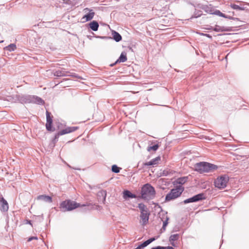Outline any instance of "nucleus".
<instances>
[{
	"instance_id": "obj_1",
	"label": "nucleus",
	"mask_w": 249,
	"mask_h": 249,
	"mask_svg": "<svg viewBox=\"0 0 249 249\" xmlns=\"http://www.w3.org/2000/svg\"><path fill=\"white\" fill-rule=\"evenodd\" d=\"M195 167V170L201 174L213 172L218 169L217 165L206 162L196 163Z\"/></svg>"
},
{
	"instance_id": "obj_2",
	"label": "nucleus",
	"mask_w": 249,
	"mask_h": 249,
	"mask_svg": "<svg viewBox=\"0 0 249 249\" xmlns=\"http://www.w3.org/2000/svg\"><path fill=\"white\" fill-rule=\"evenodd\" d=\"M89 205V204L88 203L81 205L79 203H77L76 201L68 199L61 202L60 208L63 209L64 211H70L77 208Z\"/></svg>"
},
{
	"instance_id": "obj_3",
	"label": "nucleus",
	"mask_w": 249,
	"mask_h": 249,
	"mask_svg": "<svg viewBox=\"0 0 249 249\" xmlns=\"http://www.w3.org/2000/svg\"><path fill=\"white\" fill-rule=\"evenodd\" d=\"M155 190L150 184L144 185L141 190L142 197L144 199L149 200L153 198L155 196Z\"/></svg>"
},
{
	"instance_id": "obj_4",
	"label": "nucleus",
	"mask_w": 249,
	"mask_h": 249,
	"mask_svg": "<svg viewBox=\"0 0 249 249\" xmlns=\"http://www.w3.org/2000/svg\"><path fill=\"white\" fill-rule=\"evenodd\" d=\"M138 208L140 211V223L142 225H145L148 222L150 214L149 210L143 203L139 204Z\"/></svg>"
},
{
	"instance_id": "obj_5",
	"label": "nucleus",
	"mask_w": 249,
	"mask_h": 249,
	"mask_svg": "<svg viewBox=\"0 0 249 249\" xmlns=\"http://www.w3.org/2000/svg\"><path fill=\"white\" fill-rule=\"evenodd\" d=\"M184 188L181 186L172 189L170 192L166 195L165 197L166 201H169L178 197L180 196Z\"/></svg>"
},
{
	"instance_id": "obj_6",
	"label": "nucleus",
	"mask_w": 249,
	"mask_h": 249,
	"mask_svg": "<svg viewBox=\"0 0 249 249\" xmlns=\"http://www.w3.org/2000/svg\"><path fill=\"white\" fill-rule=\"evenodd\" d=\"M229 178L227 176L218 177L214 180V186L217 188L223 189L226 187Z\"/></svg>"
},
{
	"instance_id": "obj_7",
	"label": "nucleus",
	"mask_w": 249,
	"mask_h": 249,
	"mask_svg": "<svg viewBox=\"0 0 249 249\" xmlns=\"http://www.w3.org/2000/svg\"><path fill=\"white\" fill-rule=\"evenodd\" d=\"M78 128L79 127L78 126L67 127L56 134L54 138L55 139H58L60 136L73 132L77 130Z\"/></svg>"
},
{
	"instance_id": "obj_8",
	"label": "nucleus",
	"mask_w": 249,
	"mask_h": 249,
	"mask_svg": "<svg viewBox=\"0 0 249 249\" xmlns=\"http://www.w3.org/2000/svg\"><path fill=\"white\" fill-rule=\"evenodd\" d=\"M84 11L87 14L82 18L83 22H85L91 20L95 15L93 10L87 8L84 9Z\"/></svg>"
},
{
	"instance_id": "obj_9",
	"label": "nucleus",
	"mask_w": 249,
	"mask_h": 249,
	"mask_svg": "<svg viewBox=\"0 0 249 249\" xmlns=\"http://www.w3.org/2000/svg\"><path fill=\"white\" fill-rule=\"evenodd\" d=\"M46 118L47 122L46 124V127L47 130L49 131H53L54 129L52 128L53 119L51 116V113L48 111H46Z\"/></svg>"
},
{
	"instance_id": "obj_10",
	"label": "nucleus",
	"mask_w": 249,
	"mask_h": 249,
	"mask_svg": "<svg viewBox=\"0 0 249 249\" xmlns=\"http://www.w3.org/2000/svg\"><path fill=\"white\" fill-rule=\"evenodd\" d=\"M203 195L202 194H199L197 195L194 196L192 197L187 199L184 201L185 204L196 202L200 200L203 199Z\"/></svg>"
},
{
	"instance_id": "obj_11",
	"label": "nucleus",
	"mask_w": 249,
	"mask_h": 249,
	"mask_svg": "<svg viewBox=\"0 0 249 249\" xmlns=\"http://www.w3.org/2000/svg\"><path fill=\"white\" fill-rule=\"evenodd\" d=\"M9 209L8 204L3 197H0V210L1 211H7Z\"/></svg>"
},
{
	"instance_id": "obj_12",
	"label": "nucleus",
	"mask_w": 249,
	"mask_h": 249,
	"mask_svg": "<svg viewBox=\"0 0 249 249\" xmlns=\"http://www.w3.org/2000/svg\"><path fill=\"white\" fill-rule=\"evenodd\" d=\"M155 240V238H151L146 241L144 242L143 243L138 246L135 249H143V248L148 245L150 243L152 242Z\"/></svg>"
},
{
	"instance_id": "obj_13",
	"label": "nucleus",
	"mask_w": 249,
	"mask_h": 249,
	"mask_svg": "<svg viewBox=\"0 0 249 249\" xmlns=\"http://www.w3.org/2000/svg\"><path fill=\"white\" fill-rule=\"evenodd\" d=\"M37 200H42L45 202L51 203L52 202V198L51 196L46 195H40L37 196Z\"/></svg>"
},
{
	"instance_id": "obj_14",
	"label": "nucleus",
	"mask_w": 249,
	"mask_h": 249,
	"mask_svg": "<svg viewBox=\"0 0 249 249\" xmlns=\"http://www.w3.org/2000/svg\"><path fill=\"white\" fill-rule=\"evenodd\" d=\"M89 28L94 31H96L98 30V29L99 28V24L95 20H93L91 22H90L89 24Z\"/></svg>"
},
{
	"instance_id": "obj_15",
	"label": "nucleus",
	"mask_w": 249,
	"mask_h": 249,
	"mask_svg": "<svg viewBox=\"0 0 249 249\" xmlns=\"http://www.w3.org/2000/svg\"><path fill=\"white\" fill-rule=\"evenodd\" d=\"M127 60V56L126 53L124 52H122L118 58V59L116 61L115 63H117L118 62H124Z\"/></svg>"
},
{
	"instance_id": "obj_16",
	"label": "nucleus",
	"mask_w": 249,
	"mask_h": 249,
	"mask_svg": "<svg viewBox=\"0 0 249 249\" xmlns=\"http://www.w3.org/2000/svg\"><path fill=\"white\" fill-rule=\"evenodd\" d=\"M160 157H158L153 160H152L151 161L146 162L144 163L145 165L149 166V165H153L157 164L158 162L160 160Z\"/></svg>"
},
{
	"instance_id": "obj_17",
	"label": "nucleus",
	"mask_w": 249,
	"mask_h": 249,
	"mask_svg": "<svg viewBox=\"0 0 249 249\" xmlns=\"http://www.w3.org/2000/svg\"><path fill=\"white\" fill-rule=\"evenodd\" d=\"M68 71H57L54 72V75L55 76H65L67 75Z\"/></svg>"
},
{
	"instance_id": "obj_18",
	"label": "nucleus",
	"mask_w": 249,
	"mask_h": 249,
	"mask_svg": "<svg viewBox=\"0 0 249 249\" xmlns=\"http://www.w3.org/2000/svg\"><path fill=\"white\" fill-rule=\"evenodd\" d=\"M168 220L169 218L167 217L166 215H165V217L162 218V221H163V226L161 230H162L163 231H165L166 230V227L167 226L168 223Z\"/></svg>"
},
{
	"instance_id": "obj_19",
	"label": "nucleus",
	"mask_w": 249,
	"mask_h": 249,
	"mask_svg": "<svg viewBox=\"0 0 249 249\" xmlns=\"http://www.w3.org/2000/svg\"><path fill=\"white\" fill-rule=\"evenodd\" d=\"M113 39L117 42H119L122 40L121 36L117 32L114 31L112 33Z\"/></svg>"
},
{
	"instance_id": "obj_20",
	"label": "nucleus",
	"mask_w": 249,
	"mask_h": 249,
	"mask_svg": "<svg viewBox=\"0 0 249 249\" xmlns=\"http://www.w3.org/2000/svg\"><path fill=\"white\" fill-rule=\"evenodd\" d=\"M202 9L204 10L206 12L211 14H213V12L214 11V9L212 7L208 5L203 6Z\"/></svg>"
},
{
	"instance_id": "obj_21",
	"label": "nucleus",
	"mask_w": 249,
	"mask_h": 249,
	"mask_svg": "<svg viewBox=\"0 0 249 249\" xmlns=\"http://www.w3.org/2000/svg\"><path fill=\"white\" fill-rule=\"evenodd\" d=\"M187 177L179 178L176 180V182L177 184H183L187 181Z\"/></svg>"
},
{
	"instance_id": "obj_22",
	"label": "nucleus",
	"mask_w": 249,
	"mask_h": 249,
	"mask_svg": "<svg viewBox=\"0 0 249 249\" xmlns=\"http://www.w3.org/2000/svg\"><path fill=\"white\" fill-rule=\"evenodd\" d=\"M124 197L126 198V197H130V198H134L135 197V196L133 195L129 191L126 190L124 191L123 193Z\"/></svg>"
},
{
	"instance_id": "obj_23",
	"label": "nucleus",
	"mask_w": 249,
	"mask_h": 249,
	"mask_svg": "<svg viewBox=\"0 0 249 249\" xmlns=\"http://www.w3.org/2000/svg\"><path fill=\"white\" fill-rule=\"evenodd\" d=\"M179 235L178 234H172L170 236L169 238V240L170 242H174L177 241L178 239Z\"/></svg>"
},
{
	"instance_id": "obj_24",
	"label": "nucleus",
	"mask_w": 249,
	"mask_h": 249,
	"mask_svg": "<svg viewBox=\"0 0 249 249\" xmlns=\"http://www.w3.org/2000/svg\"><path fill=\"white\" fill-rule=\"evenodd\" d=\"M17 48L16 45L15 44H10L8 46L6 47L5 49L9 51H13Z\"/></svg>"
},
{
	"instance_id": "obj_25",
	"label": "nucleus",
	"mask_w": 249,
	"mask_h": 249,
	"mask_svg": "<svg viewBox=\"0 0 249 249\" xmlns=\"http://www.w3.org/2000/svg\"><path fill=\"white\" fill-rule=\"evenodd\" d=\"M213 14H215V15H218L220 17L225 18H227V17L225 14H223L220 11L217 10H214Z\"/></svg>"
},
{
	"instance_id": "obj_26",
	"label": "nucleus",
	"mask_w": 249,
	"mask_h": 249,
	"mask_svg": "<svg viewBox=\"0 0 249 249\" xmlns=\"http://www.w3.org/2000/svg\"><path fill=\"white\" fill-rule=\"evenodd\" d=\"M159 144H155L152 146H149L147 148V150L148 151H150L151 150H153V151H155L159 148Z\"/></svg>"
},
{
	"instance_id": "obj_27",
	"label": "nucleus",
	"mask_w": 249,
	"mask_h": 249,
	"mask_svg": "<svg viewBox=\"0 0 249 249\" xmlns=\"http://www.w3.org/2000/svg\"><path fill=\"white\" fill-rule=\"evenodd\" d=\"M120 169L121 168L118 167L116 165H113L112 166V171L115 173H119L120 172Z\"/></svg>"
},
{
	"instance_id": "obj_28",
	"label": "nucleus",
	"mask_w": 249,
	"mask_h": 249,
	"mask_svg": "<svg viewBox=\"0 0 249 249\" xmlns=\"http://www.w3.org/2000/svg\"><path fill=\"white\" fill-rule=\"evenodd\" d=\"M231 7L233 9H235V10H243V8H241L240 7V6H239L238 5H236L235 4H231Z\"/></svg>"
},
{
	"instance_id": "obj_29",
	"label": "nucleus",
	"mask_w": 249,
	"mask_h": 249,
	"mask_svg": "<svg viewBox=\"0 0 249 249\" xmlns=\"http://www.w3.org/2000/svg\"><path fill=\"white\" fill-rule=\"evenodd\" d=\"M151 249H165L164 247L158 246L157 247L152 248Z\"/></svg>"
},
{
	"instance_id": "obj_30",
	"label": "nucleus",
	"mask_w": 249,
	"mask_h": 249,
	"mask_svg": "<svg viewBox=\"0 0 249 249\" xmlns=\"http://www.w3.org/2000/svg\"><path fill=\"white\" fill-rule=\"evenodd\" d=\"M37 238L36 237H30L28 239V242H30L31 241V240H32L33 239H37Z\"/></svg>"
},
{
	"instance_id": "obj_31",
	"label": "nucleus",
	"mask_w": 249,
	"mask_h": 249,
	"mask_svg": "<svg viewBox=\"0 0 249 249\" xmlns=\"http://www.w3.org/2000/svg\"><path fill=\"white\" fill-rule=\"evenodd\" d=\"M70 75V76H72V77H77V76L75 75V74H71V75Z\"/></svg>"
}]
</instances>
